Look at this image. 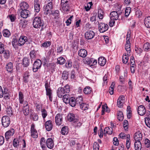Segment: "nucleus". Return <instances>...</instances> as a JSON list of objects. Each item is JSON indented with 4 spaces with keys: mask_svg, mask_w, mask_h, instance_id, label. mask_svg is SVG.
Returning a JSON list of instances; mask_svg holds the SVG:
<instances>
[{
    "mask_svg": "<svg viewBox=\"0 0 150 150\" xmlns=\"http://www.w3.org/2000/svg\"><path fill=\"white\" fill-rule=\"evenodd\" d=\"M41 113L42 117L44 119L45 118L47 115V112L45 109L44 108L41 109Z\"/></svg>",
    "mask_w": 150,
    "mask_h": 150,
    "instance_id": "nucleus-52",
    "label": "nucleus"
},
{
    "mask_svg": "<svg viewBox=\"0 0 150 150\" xmlns=\"http://www.w3.org/2000/svg\"><path fill=\"white\" fill-rule=\"evenodd\" d=\"M4 45L1 42H0V53H4Z\"/></svg>",
    "mask_w": 150,
    "mask_h": 150,
    "instance_id": "nucleus-60",
    "label": "nucleus"
},
{
    "mask_svg": "<svg viewBox=\"0 0 150 150\" xmlns=\"http://www.w3.org/2000/svg\"><path fill=\"white\" fill-rule=\"evenodd\" d=\"M14 130L12 128L7 131L5 133V139L7 141H16V138L13 139V136L14 133Z\"/></svg>",
    "mask_w": 150,
    "mask_h": 150,
    "instance_id": "nucleus-5",
    "label": "nucleus"
},
{
    "mask_svg": "<svg viewBox=\"0 0 150 150\" xmlns=\"http://www.w3.org/2000/svg\"><path fill=\"white\" fill-rule=\"evenodd\" d=\"M45 127L47 131H50L53 127V125L52 121L49 120L46 122L45 123Z\"/></svg>",
    "mask_w": 150,
    "mask_h": 150,
    "instance_id": "nucleus-20",
    "label": "nucleus"
},
{
    "mask_svg": "<svg viewBox=\"0 0 150 150\" xmlns=\"http://www.w3.org/2000/svg\"><path fill=\"white\" fill-rule=\"evenodd\" d=\"M53 15L54 16V18H59V11L58 10H56L54 13L53 14Z\"/></svg>",
    "mask_w": 150,
    "mask_h": 150,
    "instance_id": "nucleus-62",
    "label": "nucleus"
},
{
    "mask_svg": "<svg viewBox=\"0 0 150 150\" xmlns=\"http://www.w3.org/2000/svg\"><path fill=\"white\" fill-rule=\"evenodd\" d=\"M70 96L68 94H66L63 96V100L64 102L66 104L69 102V100L71 99Z\"/></svg>",
    "mask_w": 150,
    "mask_h": 150,
    "instance_id": "nucleus-34",
    "label": "nucleus"
},
{
    "mask_svg": "<svg viewBox=\"0 0 150 150\" xmlns=\"http://www.w3.org/2000/svg\"><path fill=\"white\" fill-rule=\"evenodd\" d=\"M46 145L47 147L50 149H52L54 145L53 141H46Z\"/></svg>",
    "mask_w": 150,
    "mask_h": 150,
    "instance_id": "nucleus-48",
    "label": "nucleus"
},
{
    "mask_svg": "<svg viewBox=\"0 0 150 150\" xmlns=\"http://www.w3.org/2000/svg\"><path fill=\"white\" fill-rule=\"evenodd\" d=\"M4 57L6 59H8L10 57V51L8 50H4Z\"/></svg>",
    "mask_w": 150,
    "mask_h": 150,
    "instance_id": "nucleus-51",
    "label": "nucleus"
},
{
    "mask_svg": "<svg viewBox=\"0 0 150 150\" xmlns=\"http://www.w3.org/2000/svg\"><path fill=\"white\" fill-rule=\"evenodd\" d=\"M144 23L146 27L148 28H150V16L145 18L144 20Z\"/></svg>",
    "mask_w": 150,
    "mask_h": 150,
    "instance_id": "nucleus-33",
    "label": "nucleus"
},
{
    "mask_svg": "<svg viewBox=\"0 0 150 150\" xmlns=\"http://www.w3.org/2000/svg\"><path fill=\"white\" fill-rule=\"evenodd\" d=\"M12 44L13 48L16 50H17L19 47H20L18 41L17 42V40L16 38H13L12 41Z\"/></svg>",
    "mask_w": 150,
    "mask_h": 150,
    "instance_id": "nucleus-26",
    "label": "nucleus"
},
{
    "mask_svg": "<svg viewBox=\"0 0 150 150\" xmlns=\"http://www.w3.org/2000/svg\"><path fill=\"white\" fill-rule=\"evenodd\" d=\"M31 135L32 137L34 138H36L38 137V133L36 130L35 128V125L33 123L31 126Z\"/></svg>",
    "mask_w": 150,
    "mask_h": 150,
    "instance_id": "nucleus-12",
    "label": "nucleus"
},
{
    "mask_svg": "<svg viewBox=\"0 0 150 150\" xmlns=\"http://www.w3.org/2000/svg\"><path fill=\"white\" fill-rule=\"evenodd\" d=\"M69 101V104L70 106L72 107H74L75 106L76 104V102L75 98L71 97Z\"/></svg>",
    "mask_w": 150,
    "mask_h": 150,
    "instance_id": "nucleus-37",
    "label": "nucleus"
},
{
    "mask_svg": "<svg viewBox=\"0 0 150 150\" xmlns=\"http://www.w3.org/2000/svg\"><path fill=\"white\" fill-rule=\"evenodd\" d=\"M95 36V33L92 30H88L85 34V37L87 40L93 38Z\"/></svg>",
    "mask_w": 150,
    "mask_h": 150,
    "instance_id": "nucleus-13",
    "label": "nucleus"
},
{
    "mask_svg": "<svg viewBox=\"0 0 150 150\" xmlns=\"http://www.w3.org/2000/svg\"><path fill=\"white\" fill-rule=\"evenodd\" d=\"M106 62V59L103 57H101L98 58V63L101 66H104Z\"/></svg>",
    "mask_w": 150,
    "mask_h": 150,
    "instance_id": "nucleus-27",
    "label": "nucleus"
},
{
    "mask_svg": "<svg viewBox=\"0 0 150 150\" xmlns=\"http://www.w3.org/2000/svg\"><path fill=\"white\" fill-rule=\"evenodd\" d=\"M68 120L70 122H78V117L74 113H69L67 115Z\"/></svg>",
    "mask_w": 150,
    "mask_h": 150,
    "instance_id": "nucleus-7",
    "label": "nucleus"
},
{
    "mask_svg": "<svg viewBox=\"0 0 150 150\" xmlns=\"http://www.w3.org/2000/svg\"><path fill=\"white\" fill-rule=\"evenodd\" d=\"M128 122L126 120H125L123 123V125L125 130L127 131L128 129Z\"/></svg>",
    "mask_w": 150,
    "mask_h": 150,
    "instance_id": "nucleus-56",
    "label": "nucleus"
},
{
    "mask_svg": "<svg viewBox=\"0 0 150 150\" xmlns=\"http://www.w3.org/2000/svg\"><path fill=\"white\" fill-rule=\"evenodd\" d=\"M134 145L135 150H141L142 145L140 141H135Z\"/></svg>",
    "mask_w": 150,
    "mask_h": 150,
    "instance_id": "nucleus-31",
    "label": "nucleus"
},
{
    "mask_svg": "<svg viewBox=\"0 0 150 150\" xmlns=\"http://www.w3.org/2000/svg\"><path fill=\"white\" fill-rule=\"evenodd\" d=\"M38 51L34 49L31 50L29 53L31 61L35 60L39 55Z\"/></svg>",
    "mask_w": 150,
    "mask_h": 150,
    "instance_id": "nucleus-10",
    "label": "nucleus"
},
{
    "mask_svg": "<svg viewBox=\"0 0 150 150\" xmlns=\"http://www.w3.org/2000/svg\"><path fill=\"white\" fill-rule=\"evenodd\" d=\"M115 85V82H112L110 87L109 89V92L110 95H112L114 93V88Z\"/></svg>",
    "mask_w": 150,
    "mask_h": 150,
    "instance_id": "nucleus-44",
    "label": "nucleus"
},
{
    "mask_svg": "<svg viewBox=\"0 0 150 150\" xmlns=\"http://www.w3.org/2000/svg\"><path fill=\"white\" fill-rule=\"evenodd\" d=\"M104 134L105 136H106L107 134L110 135L111 134L112 132V129L111 127H106L105 128L104 130Z\"/></svg>",
    "mask_w": 150,
    "mask_h": 150,
    "instance_id": "nucleus-28",
    "label": "nucleus"
},
{
    "mask_svg": "<svg viewBox=\"0 0 150 150\" xmlns=\"http://www.w3.org/2000/svg\"><path fill=\"white\" fill-rule=\"evenodd\" d=\"M18 100L20 104H23L25 102H27L24 100L23 93L21 91H19L18 93Z\"/></svg>",
    "mask_w": 150,
    "mask_h": 150,
    "instance_id": "nucleus-22",
    "label": "nucleus"
},
{
    "mask_svg": "<svg viewBox=\"0 0 150 150\" xmlns=\"http://www.w3.org/2000/svg\"><path fill=\"white\" fill-rule=\"evenodd\" d=\"M65 93L64 92V90L62 87H59L57 91V94L59 98H62L63 96V94Z\"/></svg>",
    "mask_w": 150,
    "mask_h": 150,
    "instance_id": "nucleus-32",
    "label": "nucleus"
},
{
    "mask_svg": "<svg viewBox=\"0 0 150 150\" xmlns=\"http://www.w3.org/2000/svg\"><path fill=\"white\" fill-rule=\"evenodd\" d=\"M76 104H79V105L80 103H82L83 102V98L81 96H79L77 97L76 99Z\"/></svg>",
    "mask_w": 150,
    "mask_h": 150,
    "instance_id": "nucleus-57",
    "label": "nucleus"
},
{
    "mask_svg": "<svg viewBox=\"0 0 150 150\" xmlns=\"http://www.w3.org/2000/svg\"><path fill=\"white\" fill-rule=\"evenodd\" d=\"M125 98L123 95H121L118 98L117 102V105L118 107L122 108L123 106V105L125 103Z\"/></svg>",
    "mask_w": 150,
    "mask_h": 150,
    "instance_id": "nucleus-11",
    "label": "nucleus"
},
{
    "mask_svg": "<svg viewBox=\"0 0 150 150\" xmlns=\"http://www.w3.org/2000/svg\"><path fill=\"white\" fill-rule=\"evenodd\" d=\"M20 13L21 17L23 18H26L29 16L30 13L28 10H22L21 11Z\"/></svg>",
    "mask_w": 150,
    "mask_h": 150,
    "instance_id": "nucleus-18",
    "label": "nucleus"
},
{
    "mask_svg": "<svg viewBox=\"0 0 150 150\" xmlns=\"http://www.w3.org/2000/svg\"><path fill=\"white\" fill-rule=\"evenodd\" d=\"M129 53H127V54L126 53H125L123 55L122 61L124 64H126L128 61Z\"/></svg>",
    "mask_w": 150,
    "mask_h": 150,
    "instance_id": "nucleus-39",
    "label": "nucleus"
},
{
    "mask_svg": "<svg viewBox=\"0 0 150 150\" xmlns=\"http://www.w3.org/2000/svg\"><path fill=\"white\" fill-rule=\"evenodd\" d=\"M62 88L63 89L64 92L65 93H69L70 91V86L68 85H66Z\"/></svg>",
    "mask_w": 150,
    "mask_h": 150,
    "instance_id": "nucleus-55",
    "label": "nucleus"
},
{
    "mask_svg": "<svg viewBox=\"0 0 150 150\" xmlns=\"http://www.w3.org/2000/svg\"><path fill=\"white\" fill-rule=\"evenodd\" d=\"M51 44V43L50 41H45L41 45V47L47 48L49 47Z\"/></svg>",
    "mask_w": 150,
    "mask_h": 150,
    "instance_id": "nucleus-50",
    "label": "nucleus"
},
{
    "mask_svg": "<svg viewBox=\"0 0 150 150\" xmlns=\"http://www.w3.org/2000/svg\"><path fill=\"white\" fill-rule=\"evenodd\" d=\"M72 62L70 60L67 61L65 64V66L66 68H70L72 67Z\"/></svg>",
    "mask_w": 150,
    "mask_h": 150,
    "instance_id": "nucleus-58",
    "label": "nucleus"
},
{
    "mask_svg": "<svg viewBox=\"0 0 150 150\" xmlns=\"http://www.w3.org/2000/svg\"><path fill=\"white\" fill-rule=\"evenodd\" d=\"M120 15L116 11H113L110 13V17L112 20H117L118 19L119 16Z\"/></svg>",
    "mask_w": 150,
    "mask_h": 150,
    "instance_id": "nucleus-17",
    "label": "nucleus"
},
{
    "mask_svg": "<svg viewBox=\"0 0 150 150\" xmlns=\"http://www.w3.org/2000/svg\"><path fill=\"white\" fill-rule=\"evenodd\" d=\"M40 4L34 5L35 10L36 12L38 13L39 12L40 9Z\"/></svg>",
    "mask_w": 150,
    "mask_h": 150,
    "instance_id": "nucleus-61",
    "label": "nucleus"
},
{
    "mask_svg": "<svg viewBox=\"0 0 150 150\" xmlns=\"http://www.w3.org/2000/svg\"><path fill=\"white\" fill-rule=\"evenodd\" d=\"M104 11L101 9H98V17L100 20H102L104 16Z\"/></svg>",
    "mask_w": 150,
    "mask_h": 150,
    "instance_id": "nucleus-35",
    "label": "nucleus"
},
{
    "mask_svg": "<svg viewBox=\"0 0 150 150\" xmlns=\"http://www.w3.org/2000/svg\"><path fill=\"white\" fill-rule=\"evenodd\" d=\"M62 77L64 80H67L68 78V72L67 71H64L62 74Z\"/></svg>",
    "mask_w": 150,
    "mask_h": 150,
    "instance_id": "nucleus-53",
    "label": "nucleus"
},
{
    "mask_svg": "<svg viewBox=\"0 0 150 150\" xmlns=\"http://www.w3.org/2000/svg\"><path fill=\"white\" fill-rule=\"evenodd\" d=\"M42 65V62L39 59H37L35 61L33 65V70L34 72H36L41 67Z\"/></svg>",
    "mask_w": 150,
    "mask_h": 150,
    "instance_id": "nucleus-8",
    "label": "nucleus"
},
{
    "mask_svg": "<svg viewBox=\"0 0 150 150\" xmlns=\"http://www.w3.org/2000/svg\"><path fill=\"white\" fill-rule=\"evenodd\" d=\"M146 117L145 118V120H150V112L149 111H147L146 112Z\"/></svg>",
    "mask_w": 150,
    "mask_h": 150,
    "instance_id": "nucleus-64",
    "label": "nucleus"
},
{
    "mask_svg": "<svg viewBox=\"0 0 150 150\" xmlns=\"http://www.w3.org/2000/svg\"><path fill=\"white\" fill-rule=\"evenodd\" d=\"M131 43L129 40H127L126 41L125 45V48L128 53H130L131 52Z\"/></svg>",
    "mask_w": 150,
    "mask_h": 150,
    "instance_id": "nucleus-30",
    "label": "nucleus"
},
{
    "mask_svg": "<svg viewBox=\"0 0 150 150\" xmlns=\"http://www.w3.org/2000/svg\"><path fill=\"white\" fill-rule=\"evenodd\" d=\"M53 0H49V2L46 5L44 6L43 10L46 14L50 13L52 11L53 4L52 1Z\"/></svg>",
    "mask_w": 150,
    "mask_h": 150,
    "instance_id": "nucleus-4",
    "label": "nucleus"
},
{
    "mask_svg": "<svg viewBox=\"0 0 150 150\" xmlns=\"http://www.w3.org/2000/svg\"><path fill=\"white\" fill-rule=\"evenodd\" d=\"M23 111L25 115H27L29 114V108L28 104L27 102H25L23 104Z\"/></svg>",
    "mask_w": 150,
    "mask_h": 150,
    "instance_id": "nucleus-19",
    "label": "nucleus"
},
{
    "mask_svg": "<svg viewBox=\"0 0 150 150\" xmlns=\"http://www.w3.org/2000/svg\"><path fill=\"white\" fill-rule=\"evenodd\" d=\"M33 25L34 28H39L43 25V22L40 17H36L33 20Z\"/></svg>",
    "mask_w": 150,
    "mask_h": 150,
    "instance_id": "nucleus-3",
    "label": "nucleus"
},
{
    "mask_svg": "<svg viewBox=\"0 0 150 150\" xmlns=\"http://www.w3.org/2000/svg\"><path fill=\"white\" fill-rule=\"evenodd\" d=\"M135 50L136 52L139 54H140L142 52V50L141 48L137 47H135Z\"/></svg>",
    "mask_w": 150,
    "mask_h": 150,
    "instance_id": "nucleus-63",
    "label": "nucleus"
},
{
    "mask_svg": "<svg viewBox=\"0 0 150 150\" xmlns=\"http://www.w3.org/2000/svg\"><path fill=\"white\" fill-rule=\"evenodd\" d=\"M20 6L21 10H27V9L28 7V4L25 2H23L21 3L20 4Z\"/></svg>",
    "mask_w": 150,
    "mask_h": 150,
    "instance_id": "nucleus-36",
    "label": "nucleus"
},
{
    "mask_svg": "<svg viewBox=\"0 0 150 150\" xmlns=\"http://www.w3.org/2000/svg\"><path fill=\"white\" fill-rule=\"evenodd\" d=\"M18 41L20 46L21 47L28 42V39L27 37L21 36L19 38Z\"/></svg>",
    "mask_w": 150,
    "mask_h": 150,
    "instance_id": "nucleus-15",
    "label": "nucleus"
},
{
    "mask_svg": "<svg viewBox=\"0 0 150 150\" xmlns=\"http://www.w3.org/2000/svg\"><path fill=\"white\" fill-rule=\"evenodd\" d=\"M120 138L123 139H126V141H129L130 140V135L129 134H127L124 133H121L119 135Z\"/></svg>",
    "mask_w": 150,
    "mask_h": 150,
    "instance_id": "nucleus-23",
    "label": "nucleus"
},
{
    "mask_svg": "<svg viewBox=\"0 0 150 150\" xmlns=\"http://www.w3.org/2000/svg\"><path fill=\"white\" fill-rule=\"evenodd\" d=\"M143 48L145 51H149L150 50V44L148 42L145 43L143 46Z\"/></svg>",
    "mask_w": 150,
    "mask_h": 150,
    "instance_id": "nucleus-49",
    "label": "nucleus"
},
{
    "mask_svg": "<svg viewBox=\"0 0 150 150\" xmlns=\"http://www.w3.org/2000/svg\"><path fill=\"white\" fill-rule=\"evenodd\" d=\"M108 28V25L106 24L100 23L99 24L98 29L100 33H103L106 31Z\"/></svg>",
    "mask_w": 150,
    "mask_h": 150,
    "instance_id": "nucleus-9",
    "label": "nucleus"
},
{
    "mask_svg": "<svg viewBox=\"0 0 150 150\" xmlns=\"http://www.w3.org/2000/svg\"><path fill=\"white\" fill-rule=\"evenodd\" d=\"M3 36L5 37L8 38L11 35V33L10 31L7 29H5L3 31Z\"/></svg>",
    "mask_w": 150,
    "mask_h": 150,
    "instance_id": "nucleus-42",
    "label": "nucleus"
},
{
    "mask_svg": "<svg viewBox=\"0 0 150 150\" xmlns=\"http://www.w3.org/2000/svg\"><path fill=\"white\" fill-rule=\"evenodd\" d=\"M65 59L62 57H58L57 59V63L60 65H62L65 62Z\"/></svg>",
    "mask_w": 150,
    "mask_h": 150,
    "instance_id": "nucleus-41",
    "label": "nucleus"
},
{
    "mask_svg": "<svg viewBox=\"0 0 150 150\" xmlns=\"http://www.w3.org/2000/svg\"><path fill=\"white\" fill-rule=\"evenodd\" d=\"M2 125L5 127H8L10 123V118L8 116H4L1 119Z\"/></svg>",
    "mask_w": 150,
    "mask_h": 150,
    "instance_id": "nucleus-6",
    "label": "nucleus"
},
{
    "mask_svg": "<svg viewBox=\"0 0 150 150\" xmlns=\"http://www.w3.org/2000/svg\"><path fill=\"white\" fill-rule=\"evenodd\" d=\"M28 72L26 71L24 74L23 76V81L25 83H27L29 81L28 79L29 76Z\"/></svg>",
    "mask_w": 150,
    "mask_h": 150,
    "instance_id": "nucleus-40",
    "label": "nucleus"
},
{
    "mask_svg": "<svg viewBox=\"0 0 150 150\" xmlns=\"http://www.w3.org/2000/svg\"><path fill=\"white\" fill-rule=\"evenodd\" d=\"M45 141H40V145L41 147L43 150H46V147L45 146V144H46Z\"/></svg>",
    "mask_w": 150,
    "mask_h": 150,
    "instance_id": "nucleus-59",
    "label": "nucleus"
},
{
    "mask_svg": "<svg viewBox=\"0 0 150 150\" xmlns=\"http://www.w3.org/2000/svg\"><path fill=\"white\" fill-rule=\"evenodd\" d=\"M63 118L62 115L60 114H57L55 117V122L57 125L59 126L62 124Z\"/></svg>",
    "mask_w": 150,
    "mask_h": 150,
    "instance_id": "nucleus-14",
    "label": "nucleus"
},
{
    "mask_svg": "<svg viewBox=\"0 0 150 150\" xmlns=\"http://www.w3.org/2000/svg\"><path fill=\"white\" fill-rule=\"evenodd\" d=\"M146 112V108L143 105H140L138 108V113L141 116L144 115Z\"/></svg>",
    "mask_w": 150,
    "mask_h": 150,
    "instance_id": "nucleus-16",
    "label": "nucleus"
},
{
    "mask_svg": "<svg viewBox=\"0 0 150 150\" xmlns=\"http://www.w3.org/2000/svg\"><path fill=\"white\" fill-rule=\"evenodd\" d=\"M46 95L48 97L49 100L52 102V91L50 88V83L47 81L45 82V85Z\"/></svg>",
    "mask_w": 150,
    "mask_h": 150,
    "instance_id": "nucleus-2",
    "label": "nucleus"
},
{
    "mask_svg": "<svg viewBox=\"0 0 150 150\" xmlns=\"http://www.w3.org/2000/svg\"><path fill=\"white\" fill-rule=\"evenodd\" d=\"M118 119L120 121H122L124 118L123 113L121 111H119L117 112Z\"/></svg>",
    "mask_w": 150,
    "mask_h": 150,
    "instance_id": "nucleus-47",
    "label": "nucleus"
},
{
    "mask_svg": "<svg viewBox=\"0 0 150 150\" xmlns=\"http://www.w3.org/2000/svg\"><path fill=\"white\" fill-rule=\"evenodd\" d=\"M30 59L27 57H24L22 60V63L24 67H27L30 64Z\"/></svg>",
    "mask_w": 150,
    "mask_h": 150,
    "instance_id": "nucleus-29",
    "label": "nucleus"
},
{
    "mask_svg": "<svg viewBox=\"0 0 150 150\" xmlns=\"http://www.w3.org/2000/svg\"><path fill=\"white\" fill-rule=\"evenodd\" d=\"M68 132V129L67 127L64 126L61 129V133L63 135L67 134Z\"/></svg>",
    "mask_w": 150,
    "mask_h": 150,
    "instance_id": "nucleus-46",
    "label": "nucleus"
},
{
    "mask_svg": "<svg viewBox=\"0 0 150 150\" xmlns=\"http://www.w3.org/2000/svg\"><path fill=\"white\" fill-rule=\"evenodd\" d=\"M6 69L8 72H11L12 71L13 65L11 62H9L6 64Z\"/></svg>",
    "mask_w": 150,
    "mask_h": 150,
    "instance_id": "nucleus-38",
    "label": "nucleus"
},
{
    "mask_svg": "<svg viewBox=\"0 0 150 150\" xmlns=\"http://www.w3.org/2000/svg\"><path fill=\"white\" fill-rule=\"evenodd\" d=\"M142 134L141 132L139 131L136 132L134 136L135 141H141L142 139Z\"/></svg>",
    "mask_w": 150,
    "mask_h": 150,
    "instance_id": "nucleus-21",
    "label": "nucleus"
},
{
    "mask_svg": "<svg viewBox=\"0 0 150 150\" xmlns=\"http://www.w3.org/2000/svg\"><path fill=\"white\" fill-rule=\"evenodd\" d=\"M61 10L64 13H67L70 9V6L69 0H61Z\"/></svg>",
    "mask_w": 150,
    "mask_h": 150,
    "instance_id": "nucleus-1",
    "label": "nucleus"
},
{
    "mask_svg": "<svg viewBox=\"0 0 150 150\" xmlns=\"http://www.w3.org/2000/svg\"><path fill=\"white\" fill-rule=\"evenodd\" d=\"M87 63L92 67H96V65L97 63L96 60L93 59H89L87 62Z\"/></svg>",
    "mask_w": 150,
    "mask_h": 150,
    "instance_id": "nucleus-25",
    "label": "nucleus"
},
{
    "mask_svg": "<svg viewBox=\"0 0 150 150\" xmlns=\"http://www.w3.org/2000/svg\"><path fill=\"white\" fill-rule=\"evenodd\" d=\"M78 54L82 57H85L87 55V52L86 50L82 49L79 50Z\"/></svg>",
    "mask_w": 150,
    "mask_h": 150,
    "instance_id": "nucleus-24",
    "label": "nucleus"
},
{
    "mask_svg": "<svg viewBox=\"0 0 150 150\" xmlns=\"http://www.w3.org/2000/svg\"><path fill=\"white\" fill-rule=\"evenodd\" d=\"M92 89L88 86H86L83 89V92L86 94H88L91 92Z\"/></svg>",
    "mask_w": 150,
    "mask_h": 150,
    "instance_id": "nucleus-45",
    "label": "nucleus"
},
{
    "mask_svg": "<svg viewBox=\"0 0 150 150\" xmlns=\"http://www.w3.org/2000/svg\"><path fill=\"white\" fill-rule=\"evenodd\" d=\"M79 105L80 108L83 110H87L88 108V105L83 103H80Z\"/></svg>",
    "mask_w": 150,
    "mask_h": 150,
    "instance_id": "nucleus-43",
    "label": "nucleus"
},
{
    "mask_svg": "<svg viewBox=\"0 0 150 150\" xmlns=\"http://www.w3.org/2000/svg\"><path fill=\"white\" fill-rule=\"evenodd\" d=\"M131 11V8L130 7H127L126 8L125 11V16L126 17H128Z\"/></svg>",
    "mask_w": 150,
    "mask_h": 150,
    "instance_id": "nucleus-54",
    "label": "nucleus"
}]
</instances>
